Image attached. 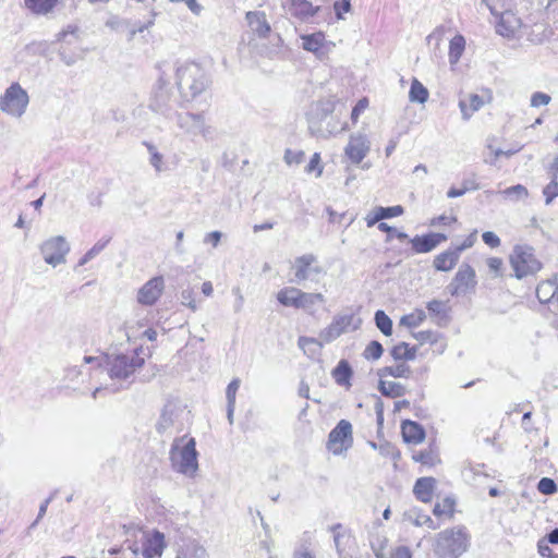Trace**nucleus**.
I'll list each match as a JSON object with an SVG mask.
<instances>
[{
    "instance_id": "12",
    "label": "nucleus",
    "mask_w": 558,
    "mask_h": 558,
    "mask_svg": "<svg viewBox=\"0 0 558 558\" xmlns=\"http://www.w3.org/2000/svg\"><path fill=\"white\" fill-rule=\"evenodd\" d=\"M349 421L341 420L329 433L326 447L332 454H341L348 448Z\"/></svg>"
},
{
    "instance_id": "32",
    "label": "nucleus",
    "mask_w": 558,
    "mask_h": 558,
    "mask_svg": "<svg viewBox=\"0 0 558 558\" xmlns=\"http://www.w3.org/2000/svg\"><path fill=\"white\" fill-rule=\"evenodd\" d=\"M465 48V39L462 35H456L449 44V62L456 64L459 62Z\"/></svg>"
},
{
    "instance_id": "64",
    "label": "nucleus",
    "mask_w": 558,
    "mask_h": 558,
    "mask_svg": "<svg viewBox=\"0 0 558 558\" xmlns=\"http://www.w3.org/2000/svg\"><path fill=\"white\" fill-rule=\"evenodd\" d=\"M546 541L550 544L558 545V527L554 529L551 532L547 534Z\"/></svg>"
},
{
    "instance_id": "49",
    "label": "nucleus",
    "mask_w": 558,
    "mask_h": 558,
    "mask_svg": "<svg viewBox=\"0 0 558 558\" xmlns=\"http://www.w3.org/2000/svg\"><path fill=\"white\" fill-rule=\"evenodd\" d=\"M368 98L362 97L351 110V121L356 122L359 117L368 108Z\"/></svg>"
},
{
    "instance_id": "51",
    "label": "nucleus",
    "mask_w": 558,
    "mask_h": 558,
    "mask_svg": "<svg viewBox=\"0 0 558 558\" xmlns=\"http://www.w3.org/2000/svg\"><path fill=\"white\" fill-rule=\"evenodd\" d=\"M551 97L548 94L542 92H535L531 96V107L537 108L541 106H546L550 102Z\"/></svg>"
},
{
    "instance_id": "34",
    "label": "nucleus",
    "mask_w": 558,
    "mask_h": 558,
    "mask_svg": "<svg viewBox=\"0 0 558 558\" xmlns=\"http://www.w3.org/2000/svg\"><path fill=\"white\" fill-rule=\"evenodd\" d=\"M404 518L405 520H408L409 522L416 526L427 525L432 530L437 529L436 524L434 523V520L429 515L421 513L415 509L407 511L404 513Z\"/></svg>"
},
{
    "instance_id": "14",
    "label": "nucleus",
    "mask_w": 558,
    "mask_h": 558,
    "mask_svg": "<svg viewBox=\"0 0 558 558\" xmlns=\"http://www.w3.org/2000/svg\"><path fill=\"white\" fill-rule=\"evenodd\" d=\"M495 16H499L496 21V32L506 38H511L514 36L515 32L521 26L520 19L510 10L499 11V7L497 5V14Z\"/></svg>"
},
{
    "instance_id": "53",
    "label": "nucleus",
    "mask_w": 558,
    "mask_h": 558,
    "mask_svg": "<svg viewBox=\"0 0 558 558\" xmlns=\"http://www.w3.org/2000/svg\"><path fill=\"white\" fill-rule=\"evenodd\" d=\"M427 310L430 314L435 316H445L446 310H445V303L439 300H432L427 303Z\"/></svg>"
},
{
    "instance_id": "24",
    "label": "nucleus",
    "mask_w": 558,
    "mask_h": 558,
    "mask_svg": "<svg viewBox=\"0 0 558 558\" xmlns=\"http://www.w3.org/2000/svg\"><path fill=\"white\" fill-rule=\"evenodd\" d=\"M302 290L295 287H284L277 292V301L286 307L298 308Z\"/></svg>"
},
{
    "instance_id": "39",
    "label": "nucleus",
    "mask_w": 558,
    "mask_h": 558,
    "mask_svg": "<svg viewBox=\"0 0 558 558\" xmlns=\"http://www.w3.org/2000/svg\"><path fill=\"white\" fill-rule=\"evenodd\" d=\"M413 460L429 466L435 465L439 461L437 454L432 449L414 453Z\"/></svg>"
},
{
    "instance_id": "52",
    "label": "nucleus",
    "mask_w": 558,
    "mask_h": 558,
    "mask_svg": "<svg viewBox=\"0 0 558 558\" xmlns=\"http://www.w3.org/2000/svg\"><path fill=\"white\" fill-rule=\"evenodd\" d=\"M547 288H549L551 290V295H558V277L557 276H554L553 278L550 279H547L545 281H543L542 283H539L537 286V292H542L544 290H546Z\"/></svg>"
},
{
    "instance_id": "6",
    "label": "nucleus",
    "mask_w": 558,
    "mask_h": 558,
    "mask_svg": "<svg viewBox=\"0 0 558 558\" xmlns=\"http://www.w3.org/2000/svg\"><path fill=\"white\" fill-rule=\"evenodd\" d=\"M509 259L518 279L534 275L542 268L541 262L535 257L534 248L527 244L515 245Z\"/></svg>"
},
{
    "instance_id": "7",
    "label": "nucleus",
    "mask_w": 558,
    "mask_h": 558,
    "mask_svg": "<svg viewBox=\"0 0 558 558\" xmlns=\"http://www.w3.org/2000/svg\"><path fill=\"white\" fill-rule=\"evenodd\" d=\"M291 272L296 282L315 280L326 274L325 266L314 254H303L291 263Z\"/></svg>"
},
{
    "instance_id": "28",
    "label": "nucleus",
    "mask_w": 558,
    "mask_h": 558,
    "mask_svg": "<svg viewBox=\"0 0 558 558\" xmlns=\"http://www.w3.org/2000/svg\"><path fill=\"white\" fill-rule=\"evenodd\" d=\"M379 378L391 376L395 378H409L412 375L411 367L404 362L391 366H384L377 369Z\"/></svg>"
},
{
    "instance_id": "35",
    "label": "nucleus",
    "mask_w": 558,
    "mask_h": 558,
    "mask_svg": "<svg viewBox=\"0 0 558 558\" xmlns=\"http://www.w3.org/2000/svg\"><path fill=\"white\" fill-rule=\"evenodd\" d=\"M374 319H375L376 327L385 336H390L392 333V320L384 311H381V310L376 311Z\"/></svg>"
},
{
    "instance_id": "5",
    "label": "nucleus",
    "mask_w": 558,
    "mask_h": 558,
    "mask_svg": "<svg viewBox=\"0 0 558 558\" xmlns=\"http://www.w3.org/2000/svg\"><path fill=\"white\" fill-rule=\"evenodd\" d=\"M144 352L142 347L135 349L132 355L118 354L107 356V369L111 378L124 379L143 367L145 359L141 356Z\"/></svg>"
},
{
    "instance_id": "37",
    "label": "nucleus",
    "mask_w": 558,
    "mask_h": 558,
    "mask_svg": "<svg viewBox=\"0 0 558 558\" xmlns=\"http://www.w3.org/2000/svg\"><path fill=\"white\" fill-rule=\"evenodd\" d=\"M323 163L322 157L319 153L313 154L310 159V162L305 167V172L310 175H314L315 178H319L323 174Z\"/></svg>"
},
{
    "instance_id": "48",
    "label": "nucleus",
    "mask_w": 558,
    "mask_h": 558,
    "mask_svg": "<svg viewBox=\"0 0 558 558\" xmlns=\"http://www.w3.org/2000/svg\"><path fill=\"white\" fill-rule=\"evenodd\" d=\"M345 331V323L343 319L336 320L326 329L327 339H332Z\"/></svg>"
},
{
    "instance_id": "4",
    "label": "nucleus",
    "mask_w": 558,
    "mask_h": 558,
    "mask_svg": "<svg viewBox=\"0 0 558 558\" xmlns=\"http://www.w3.org/2000/svg\"><path fill=\"white\" fill-rule=\"evenodd\" d=\"M171 460L178 463L179 471L194 475L198 469L196 441L187 435L175 439L171 449Z\"/></svg>"
},
{
    "instance_id": "33",
    "label": "nucleus",
    "mask_w": 558,
    "mask_h": 558,
    "mask_svg": "<svg viewBox=\"0 0 558 558\" xmlns=\"http://www.w3.org/2000/svg\"><path fill=\"white\" fill-rule=\"evenodd\" d=\"M427 88L416 78L411 83L409 99L412 102L425 104L428 99Z\"/></svg>"
},
{
    "instance_id": "26",
    "label": "nucleus",
    "mask_w": 558,
    "mask_h": 558,
    "mask_svg": "<svg viewBox=\"0 0 558 558\" xmlns=\"http://www.w3.org/2000/svg\"><path fill=\"white\" fill-rule=\"evenodd\" d=\"M404 213V209L401 205L383 207L379 206L375 209L373 217L367 218V226L372 227L375 223L383 222L384 219H389L393 217L401 216Z\"/></svg>"
},
{
    "instance_id": "60",
    "label": "nucleus",
    "mask_w": 558,
    "mask_h": 558,
    "mask_svg": "<svg viewBox=\"0 0 558 558\" xmlns=\"http://www.w3.org/2000/svg\"><path fill=\"white\" fill-rule=\"evenodd\" d=\"M478 186H472V187H469V186H463L462 189H456V187H451L449 189V191L447 192V196L449 198H454V197H459V196H462L464 195L468 191L470 190H477Z\"/></svg>"
},
{
    "instance_id": "62",
    "label": "nucleus",
    "mask_w": 558,
    "mask_h": 558,
    "mask_svg": "<svg viewBox=\"0 0 558 558\" xmlns=\"http://www.w3.org/2000/svg\"><path fill=\"white\" fill-rule=\"evenodd\" d=\"M536 295L539 300L541 303H547L549 302L553 298L556 299V295H551V290L549 288H547L546 290L539 292L536 291Z\"/></svg>"
},
{
    "instance_id": "15",
    "label": "nucleus",
    "mask_w": 558,
    "mask_h": 558,
    "mask_svg": "<svg viewBox=\"0 0 558 558\" xmlns=\"http://www.w3.org/2000/svg\"><path fill=\"white\" fill-rule=\"evenodd\" d=\"M447 240V235L438 232H429L423 235H415L410 239V243L415 253H429L436 248L441 242Z\"/></svg>"
},
{
    "instance_id": "57",
    "label": "nucleus",
    "mask_w": 558,
    "mask_h": 558,
    "mask_svg": "<svg viewBox=\"0 0 558 558\" xmlns=\"http://www.w3.org/2000/svg\"><path fill=\"white\" fill-rule=\"evenodd\" d=\"M240 387V380L238 378L233 379L227 387L226 395L230 404H233L235 401V396Z\"/></svg>"
},
{
    "instance_id": "27",
    "label": "nucleus",
    "mask_w": 558,
    "mask_h": 558,
    "mask_svg": "<svg viewBox=\"0 0 558 558\" xmlns=\"http://www.w3.org/2000/svg\"><path fill=\"white\" fill-rule=\"evenodd\" d=\"M484 105L483 98L477 94H470L466 99H460L459 108L464 120H469L471 116L480 110Z\"/></svg>"
},
{
    "instance_id": "55",
    "label": "nucleus",
    "mask_w": 558,
    "mask_h": 558,
    "mask_svg": "<svg viewBox=\"0 0 558 558\" xmlns=\"http://www.w3.org/2000/svg\"><path fill=\"white\" fill-rule=\"evenodd\" d=\"M446 28L444 26L436 27L427 37L426 41L428 45H432L434 41L436 46L439 45L444 35H445Z\"/></svg>"
},
{
    "instance_id": "58",
    "label": "nucleus",
    "mask_w": 558,
    "mask_h": 558,
    "mask_svg": "<svg viewBox=\"0 0 558 558\" xmlns=\"http://www.w3.org/2000/svg\"><path fill=\"white\" fill-rule=\"evenodd\" d=\"M549 544L546 539L538 541L537 549L542 557L554 558Z\"/></svg>"
},
{
    "instance_id": "22",
    "label": "nucleus",
    "mask_w": 558,
    "mask_h": 558,
    "mask_svg": "<svg viewBox=\"0 0 558 558\" xmlns=\"http://www.w3.org/2000/svg\"><path fill=\"white\" fill-rule=\"evenodd\" d=\"M338 108L343 109L344 105L331 98L319 100L312 107L311 116L314 119L323 120Z\"/></svg>"
},
{
    "instance_id": "41",
    "label": "nucleus",
    "mask_w": 558,
    "mask_h": 558,
    "mask_svg": "<svg viewBox=\"0 0 558 558\" xmlns=\"http://www.w3.org/2000/svg\"><path fill=\"white\" fill-rule=\"evenodd\" d=\"M501 194L505 195L506 197H509L512 201H519L527 197L529 192L527 189L522 184H517L504 190Z\"/></svg>"
},
{
    "instance_id": "20",
    "label": "nucleus",
    "mask_w": 558,
    "mask_h": 558,
    "mask_svg": "<svg viewBox=\"0 0 558 558\" xmlns=\"http://www.w3.org/2000/svg\"><path fill=\"white\" fill-rule=\"evenodd\" d=\"M288 5L290 13L302 20L314 16L319 10L308 0H288Z\"/></svg>"
},
{
    "instance_id": "47",
    "label": "nucleus",
    "mask_w": 558,
    "mask_h": 558,
    "mask_svg": "<svg viewBox=\"0 0 558 558\" xmlns=\"http://www.w3.org/2000/svg\"><path fill=\"white\" fill-rule=\"evenodd\" d=\"M182 304L192 311L197 310L198 300L196 298V292L193 289H186L182 292Z\"/></svg>"
},
{
    "instance_id": "46",
    "label": "nucleus",
    "mask_w": 558,
    "mask_h": 558,
    "mask_svg": "<svg viewBox=\"0 0 558 558\" xmlns=\"http://www.w3.org/2000/svg\"><path fill=\"white\" fill-rule=\"evenodd\" d=\"M298 344L304 353H314L320 347L319 342L311 337H300Z\"/></svg>"
},
{
    "instance_id": "10",
    "label": "nucleus",
    "mask_w": 558,
    "mask_h": 558,
    "mask_svg": "<svg viewBox=\"0 0 558 558\" xmlns=\"http://www.w3.org/2000/svg\"><path fill=\"white\" fill-rule=\"evenodd\" d=\"M476 284L475 270L468 264L460 266L454 278L448 286L451 295L465 294L470 289Z\"/></svg>"
},
{
    "instance_id": "59",
    "label": "nucleus",
    "mask_w": 558,
    "mask_h": 558,
    "mask_svg": "<svg viewBox=\"0 0 558 558\" xmlns=\"http://www.w3.org/2000/svg\"><path fill=\"white\" fill-rule=\"evenodd\" d=\"M411 551L405 546H399L396 549H393L389 556V558H411Z\"/></svg>"
},
{
    "instance_id": "31",
    "label": "nucleus",
    "mask_w": 558,
    "mask_h": 558,
    "mask_svg": "<svg viewBox=\"0 0 558 558\" xmlns=\"http://www.w3.org/2000/svg\"><path fill=\"white\" fill-rule=\"evenodd\" d=\"M175 558H207V553L203 546L193 542L181 546Z\"/></svg>"
},
{
    "instance_id": "9",
    "label": "nucleus",
    "mask_w": 558,
    "mask_h": 558,
    "mask_svg": "<svg viewBox=\"0 0 558 558\" xmlns=\"http://www.w3.org/2000/svg\"><path fill=\"white\" fill-rule=\"evenodd\" d=\"M40 252L47 264L56 266L64 262L69 246L62 236H54L41 244Z\"/></svg>"
},
{
    "instance_id": "23",
    "label": "nucleus",
    "mask_w": 558,
    "mask_h": 558,
    "mask_svg": "<svg viewBox=\"0 0 558 558\" xmlns=\"http://www.w3.org/2000/svg\"><path fill=\"white\" fill-rule=\"evenodd\" d=\"M301 301L299 302L296 310H303L306 313L313 315L316 307H323L325 305V296L322 293H310L302 291Z\"/></svg>"
},
{
    "instance_id": "42",
    "label": "nucleus",
    "mask_w": 558,
    "mask_h": 558,
    "mask_svg": "<svg viewBox=\"0 0 558 558\" xmlns=\"http://www.w3.org/2000/svg\"><path fill=\"white\" fill-rule=\"evenodd\" d=\"M425 318V313L423 311H418L417 313L402 316L400 319V325L407 326L409 328L417 327L423 323Z\"/></svg>"
},
{
    "instance_id": "50",
    "label": "nucleus",
    "mask_w": 558,
    "mask_h": 558,
    "mask_svg": "<svg viewBox=\"0 0 558 558\" xmlns=\"http://www.w3.org/2000/svg\"><path fill=\"white\" fill-rule=\"evenodd\" d=\"M304 159V151L302 150H292L287 149L284 153V161L291 166V165H299Z\"/></svg>"
},
{
    "instance_id": "45",
    "label": "nucleus",
    "mask_w": 558,
    "mask_h": 558,
    "mask_svg": "<svg viewBox=\"0 0 558 558\" xmlns=\"http://www.w3.org/2000/svg\"><path fill=\"white\" fill-rule=\"evenodd\" d=\"M332 375L338 383H345L349 379V362L342 360L333 369Z\"/></svg>"
},
{
    "instance_id": "17",
    "label": "nucleus",
    "mask_w": 558,
    "mask_h": 558,
    "mask_svg": "<svg viewBox=\"0 0 558 558\" xmlns=\"http://www.w3.org/2000/svg\"><path fill=\"white\" fill-rule=\"evenodd\" d=\"M252 32L260 38L269 36L271 28L267 22L265 12L250 11L245 15Z\"/></svg>"
},
{
    "instance_id": "2",
    "label": "nucleus",
    "mask_w": 558,
    "mask_h": 558,
    "mask_svg": "<svg viewBox=\"0 0 558 558\" xmlns=\"http://www.w3.org/2000/svg\"><path fill=\"white\" fill-rule=\"evenodd\" d=\"M470 534L462 525L436 534L433 551L437 558H460L470 547Z\"/></svg>"
},
{
    "instance_id": "61",
    "label": "nucleus",
    "mask_w": 558,
    "mask_h": 558,
    "mask_svg": "<svg viewBox=\"0 0 558 558\" xmlns=\"http://www.w3.org/2000/svg\"><path fill=\"white\" fill-rule=\"evenodd\" d=\"M476 231H474L472 234H470L465 240L464 242L457 246L456 248L458 250V252L461 254L464 250L471 247L473 244H474V241H475V238H476Z\"/></svg>"
},
{
    "instance_id": "56",
    "label": "nucleus",
    "mask_w": 558,
    "mask_h": 558,
    "mask_svg": "<svg viewBox=\"0 0 558 558\" xmlns=\"http://www.w3.org/2000/svg\"><path fill=\"white\" fill-rule=\"evenodd\" d=\"M487 266L490 270V272H493L495 275V277H500L502 274H501V268H502V259L499 258V257H489L487 259Z\"/></svg>"
},
{
    "instance_id": "43",
    "label": "nucleus",
    "mask_w": 558,
    "mask_h": 558,
    "mask_svg": "<svg viewBox=\"0 0 558 558\" xmlns=\"http://www.w3.org/2000/svg\"><path fill=\"white\" fill-rule=\"evenodd\" d=\"M377 227L378 230L387 233L386 242H390L393 236H396L400 241H404L409 238L405 232L398 231L395 227H391L386 222H379Z\"/></svg>"
},
{
    "instance_id": "16",
    "label": "nucleus",
    "mask_w": 558,
    "mask_h": 558,
    "mask_svg": "<svg viewBox=\"0 0 558 558\" xmlns=\"http://www.w3.org/2000/svg\"><path fill=\"white\" fill-rule=\"evenodd\" d=\"M401 434L404 442L414 445L424 441L426 436L424 427L420 423L411 420L402 421Z\"/></svg>"
},
{
    "instance_id": "54",
    "label": "nucleus",
    "mask_w": 558,
    "mask_h": 558,
    "mask_svg": "<svg viewBox=\"0 0 558 558\" xmlns=\"http://www.w3.org/2000/svg\"><path fill=\"white\" fill-rule=\"evenodd\" d=\"M482 240L487 246L492 248L498 247L500 245L499 236L493 231H485L482 234Z\"/></svg>"
},
{
    "instance_id": "3",
    "label": "nucleus",
    "mask_w": 558,
    "mask_h": 558,
    "mask_svg": "<svg viewBox=\"0 0 558 558\" xmlns=\"http://www.w3.org/2000/svg\"><path fill=\"white\" fill-rule=\"evenodd\" d=\"M177 84L184 95L194 98L207 88V73L199 63L185 62L177 69Z\"/></svg>"
},
{
    "instance_id": "19",
    "label": "nucleus",
    "mask_w": 558,
    "mask_h": 558,
    "mask_svg": "<svg viewBox=\"0 0 558 558\" xmlns=\"http://www.w3.org/2000/svg\"><path fill=\"white\" fill-rule=\"evenodd\" d=\"M435 485L436 480L434 477H420L414 484L413 493L415 497L422 502H430L433 499Z\"/></svg>"
},
{
    "instance_id": "30",
    "label": "nucleus",
    "mask_w": 558,
    "mask_h": 558,
    "mask_svg": "<svg viewBox=\"0 0 558 558\" xmlns=\"http://www.w3.org/2000/svg\"><path fill=\"white\" fill-rule=\"evenodd\" d=\"M390 354L395 361H412L416 357V347H410L407 342H400L393 345Z\"/></svg>"
},
{
    "instance_id": "36",
    "label": "nucleus",
    "mask_w": 558,
    "mask_h": 558,
    "mask_svg": "<svg viewBox=\"0 0 558 558\" xmlns=\"http://www.w3.org/2000/svg\"><path fill=\"white\" fill-rule=\"evenodd\" d=\"M383 353H384L383 344L377 340H373L366 345V348L363 352V356L367 361H377L381 357Z\"/></svg>"
},
{
    "instance_id": "1",
    "label": "nucleus",
    "mask_w": 558,
    "mask_h": 558,
    "mask_svg": "<svg viewBox=\"0 0 558 558\" xmlns=\"http://www.w3.org/2000/svg\"><path fill=\"white\" fill-rule=\"evenodd\" d=\"M128 548L133 555L144 558H159L167 546L165 534L157 531H147L143 526H124Z\"/></svg>"
},
{
    "instance_id": "18",
    "label": "nucleus",
    "mask_w": 558,
    "mask_h": 558,
    "mask_svg": "<svg viewBox=\"0 0 558 558\" xmlns=\"http://www.w3.org/2000/svg\"><path fill=\"white\" fill-rule=\"evenodd\" d=\"M303 49L311 51L315 54H324L328 51V43L326 41L325 34L323 32L313 33L310 35H303Z\"/></svg>"
},
{
    "instance_id": "13",
    "label": "nucleus",
    "mask_w": 558,
    "mask_h": 558,
    "mask_svg": "<svg viewBox=\"0 0 558 558\" xmlns=\"http://www.w3.org/2000/svg\"><path fill=\"white\" fill-rule=\"evenodd\" d=\"M163 289V278L161 276L154 277L138 290L137 301L143 305H153L161 296Z\"/></svg>"
},
{
    "instance_id": "11",
    "label": "nucleus",
    "mask_w": 558,
    "mask_h": 558,
    "mask_svg": "<svg viewBox=\"0 0 558 558\" xmlns=\"http://www.w3.org/2000/svg\"><path fill=\"white\" fill-rule=\"evenodd\" d=\"M371 150V141L364 134L351 136V165L360 166L362 170H368L373 163L367 160L363 162V159Z\"/></svg>"
},
{
    "instance_id": "44",
    "label": "nucleus",
    "mask_w": 558,
    "mask_h": 558,
    "mask_svg": "<svg viewBox=\"0 0 558 558\" xmlns=\"http://www.w3.org/2000/svg\"><path fill=\"white\" fill-rule=\"evenodd\" d=\"M537 489L544 495H553L558 490V487L553 478L542 477L537 483Z\"/></svg>"
},
{
    "instance_id": "29",
    "label": "nucleus",
    "mask_w": 558,
    "mask_h": 558,
    "mask_svg": "<svg viewBox=\"0 0 558 558\" xmlns=\"http://www.w3.org/2000/svg\"><path fill=\"white\" fill-rule=\"evenodd\" d=\"M378 390L385 397L399 398L407 393V387L398 381L379 379Z\"/></svg>"
},
{
    "instance_id": "8",
    "label": "nucleus",
    "mask_w": 558,
    "mask_h": 558,
    "mask_svg": "<svg viewBox=\"0 0 558 558\" xmlns=\"http://www.w3.org/2000/svg\"><path fill=\"white\" fill-rule=\"evenodd\" d=\"M28 95L19 83H13L0 98V108L3 112L20 117L26 110Z\"/></svg>"
},
{
    "instance_id": "63",
    "label": "nucleus",
    "mask_w": 558,
    "mask_h": 558,
    "mask_svg": "<svg viewBox=\"0 0 558 558\" xmlns=\"http://www.w3.org/2000/svg\"><path fill=\"white\" fill-rule=\"evenodd\" d=\"M202 293L205 295V296H211L213 293H214V287H213V283L210 281H205L203 284H202Z\"/></svg>"
},
{
    "instance_id": "21",
    "label": "nucleus",
    "mask_w": 558,
    "mask_h": 558,
    "mask_svg": "<svg viewBox=\"0 0 558 558\" xmlns=\"http://www.w3.org/2000/svg\"><path fill=\"white\" fill-rule=\"evenodd\" d=\"M459 258H460V253L458 252V250L456 247L447 250V251L438 254L437 256H435L434 267L438 271H449L456 266Z\"/></svg>"
},
{
    "instance_id": "40",
    "label": "nucleus",
    "mask_w": 558,
    "mask_h": 558,
    "mask_svg": "<svg viewBox=\"0 0 558 558\" xmlns=\"http://www.w3.org/2000/svg\"><path fill=\"white\" fill-rule=\"evenodd\" d=\"M546 205H549L558 196L557 174H551L550 182L543 189Z\"/></svg>"
},
{
    "instance_id": "38",
    "label": "nucleus",
    "mask_w": 558,
    "mask_h": 558,
    "mask_svg": "<svg viewBox=\"0 0 558 558\" xmlns=\"http://www.w3.org/2000/svg\"><path fill=\"white\" fill-rule=\"evenodd\" d=\"M456 501L451 497H446L441 504H436L433 509V513L436 517H440L444 514L452 515L454 511Z\"/></svg>"
},
{
    "instance_id": "25",
    "label": "nucleus",
    "mask_w": 558,
    "mask_h": 558,
    "mask_svg": "<svg viewBox=\"0 0 558 558\" xmlns=\"http://www.w3.org/2000/svg\"><path fill=\"white\" fill-rule=\"evenodd\" d=\"M60 0H24L25 8L35 15H48L59 5Z\"/></svg>"
}]
</instances>
